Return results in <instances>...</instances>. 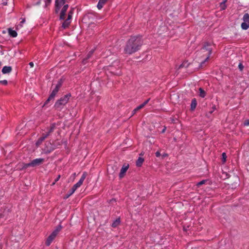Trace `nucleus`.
<instances>
[{
    "mask_svg": "<svg viewBox=\"0 0 249 249\" xmlns=\"http://www.w3.org/2000/svg\"><path fill=\"white\" fill-rule=\"evenodd\" d=\"M111 168H112V170H113V171H115L117 169V167L116 166H114V167L111 166Z\"/></svg>",
    "mask_w": 249,
    "mask_h": 249,
    "instance_id": "a19ab883",
    "label": "nucleus"
},
{
    "mask_svg": "<svg viewBox=\"0 0 249 249\" xmlns=\"http://www.w3.org/2000/svg\"><path fill=\"white\" fill-rule=\"evenodd\" d=\"M215 109V107L214 108V109ZM213 110H211V111H210V113H212L213 112Z\"/></svg>",
    "mask_w": 249,
    "mask_h": 249,
    "instance_id": "49530a36",
    "label": "nucleus"
},
{
    "mask_svg": "<svg viewBox=\"0 0 249 249\" xmlns=\"http://www.w3.org/2000/svg\"><path fill=\"white\" fill-rule=\"evenodd\" d=\"M94 50L93 49L89 52L87 55V57L83 60L82 63L85 65L87 63V60L89 59L93 54Z\"/></svg>",
    "mask_w": 249,
    "mask_h": 249,
    "instance_id": "4468645a",
    "label": "nucleus"
},
{
    "mask_svg": "<svg viewBox=\"0 0 249 249\" xmlns=\"http://www.w3.org/2000/svg\"><path fill=\"white\" fill-rule=\"evenodd\" d=\"M7 0L4 1L3 0H2V4L3 5H6L7 3V1H6Z\"/></svg>",
    "mask_w": 249,
    "mask_h": 249,
    "instance_id": "58836bf2",
    "label": "nucleus"
},
{
    "mask_svg": "<svg viewBox=\"0 0 249 249\" xmlns=\"http://www.w3.org/2000/svg\"><path fill=\"white\" fill-rule=\"evenodd\" d=\"M206 181H207V180H205V179L202 180L198 182V183H197L196 185L197 187H199L200 186L205 184Z\"/></svg>",
    "mask_w": 249,
    "mask_h": 249,
    "instance_id": "5701e85b",
    "label": "nucleus"
},
{
    "mask_svg": "<svg viewBox=\"0 0 249 249\" xmlns=\"http://www.w3.org/2000/svg\"><path fill=\"white\" fill-rule=\"evenodd\" d=\"M44 161V159L38 158L32 160L30 162L24 164L23 168H27L29 167H35L42 164Z\"/></svg>",
    "mask_w": 249,
    "mask_h": 249,
    "instance_id": "6e6552de",
    "label": "nucleus"
},
{
    "mask_svg": "<svg viewBox=\"0 0 249 249\" xmlns=\"http://www.w3.org/2000/svg\"><path fill=\"white\" fill-rule=\"evenodd\" d=\"M54 98H50V96L48 97V98L47 99V100L46 101V102H45V104H44V105H47L50 100H53Z\"/></svg>",
    "mask_w": 249,
    "mask_h": 249,
    "instance_id": "2f4dec72",
    "label": "nucleus"
},
{
    "mask_svg": "<svg viewBox=\"0 0 249 249\" xmlns=\"http://www.w3.org/2000/svg\"><path fill=\"white\" fill-rule=\"evenodd\" d=\"M197 106V101L196 98H193L192 100L191 103V107L190 109L192 111H194L195 108H196V107Z\"/></svg>",
    "mask_w": 249,
    "mask_h": 249,
    "instance_id": "2eb2a0df",
    "label": "nucleus"
},
{
    "mask_svg": "<svg viewBox=\"0 0 249 249\" xmlns=\"http://www.w3.org/2000/svg\"><path fill=\"white\" fill-rule=\"evenodd\" d=\"M56 182H55V180L52 183V184H51L52 186H53L54 185L55 183H56Z\"/></svg>",
    "mask_w": 249,
    "mask_h": 249,
    "instance_id": "c03bdc74",
    "label": "nucleus"
},
{
    "mask_svg": "<svg viewBox=\"0 0 249 249\" xmlns=\"http://www.w3.org/2000/svg\"><path fill=\"white\" fill-rule=\"evenodd\" d=\"M186 63H187V62H185H185H184V63H183L182 64H181V65H180L179 68H182V67H184V66H185V64H186Z\"/></svg>",
    "mask_w": 249,
    "mask_h": 249,
    "instance_id": "ea45409f",
    "label": "nucleus"
},
{
    "mask_svg": "<svg viewBox=\"0 0 249 249\" xmlns=\"http://www.w3.org/2000/svg\"><path fill=\"white\" fill-rule=\"evenodd\" d=\"M29 66H30L31 68H32L34 67V63L33 62H31L29 63Z\"/></svg>",
    "mask_w": 249,
    "mask_h": 249,
    "instance_id": "4c0bfd02",
    "label": "nucleus"
},
{
    "mask_svg": "<svg viewBox=\"0 0 249 249\" xmlns=\"http://www.w3.org/2000/svg\"><path fill=\"white\" fill-rule=\"evenodd\" d=\"M55 128V124L53 123L51 124L49 127L46 128L47 132L46 133H43L41 136L36 141V146H39L44 140L47 138L52 132H53Z\"/></svg>",
    "mask_w": 249,
    "mask_h": 249,
    "instance_id": "39448f33",
    "label": "nucleus"
},
{
    "mask_svg": "<svg viewBox=\"0 0 249 249\" xmlns=\"http://www.w3.org/2000/svg\"><path fill=\"white\" fill-rule=\"evenodd\" d=\"M12 71V67L5 66L3 67L1 71L3 74H8L10 73Z\"/></svg>",
    "mask_w": 249,
    "mask_h": 249,
    "instance_id": "f8f14e48",
    "label": "nucleus"
},
{
    "mask_svg": "<svg viewBox=\"0 0 249 249\" xmlns=\"http://www.w3.org/2000/svg\"><path fill=\"white\" fill-rule=\"evenodd\" d=\"M155 155L157 157H159L160 156V153L159 151H157L155 153Z\"/></svg>",
    "mask_w": 249,
    "mask_h": 249,
    "instance_id": "c9c22d12",
    "label": "nucleus"
},
{
    "mask_svg": "<svg viewBox=\"0 0 249 249\" xmlns=\"http://www.w3.org/2000/svg\"><path fill=\"white\" fill-rule=\"evenodd\" d=\"M107 0H99L97 5L98 9L101 10L107 2Z\"/></svg>",
    "mask_w": 249,
    "mask_h": 249,
    "instance_id": "dca6fc26",
    "label": "nucleus"
},
{
    "mask_svg": "<svg viewBox=\"0 0 249 249\" xmlns=\"http://www.w3.org/2000/svg\"><path fill=\"white\" fill-rule=\"evenodd\" d=\"M71 97V93H68L58 100L54 104L55 109L57 110H61L68 102Z\"/></svg>",
    "mask_w": 249,
    "mask_h": 249,
    "instance_id": "20e7f679",
    "label": "nucleus"
},
{
    "mask_svg": "<svg viewBox=\"0 0 249 249\" xmlns=\"http://www.w3.org/2000/svg\"><path fill=\"white\" fill-rule=\"evenodd\" d=\"M21 20L20 22L19 25L22 27V24H24L25 22V19L24 18H21Z\"/></svg>",
    "mask_w": 249,
    "mask_h": 249,
    "instance_id": "c756f323",
    "label": "nucleus"
},
{
    "mask_svg": "<svg viewBox=\"0 0 249 249\" xmlns=\"http://www.w3.org/2000/svg\"><path fill=\"white\" fill-rule=\"evenodd\" d=\"M110 71H112V67H111V68H110Z\"/></svg>",
    "mask_w": 249,
    "mask_h": 249,
    "instance_id": "de8ad7c7",
    "label": "nucleus"
},
{
    "mask_svg": "<svg viewBox=\"0 0 249 249\" xmlns=\"http://www.w3.org/2000/svg\"><path fill=\"white\" fill-rule=\"evenodd\" d=\"M87 175V173L86 172H84L80 180L78 181V182H77L76 184H75L71 188V189L70 190V192L71 193V194H73L75 191L77 190V189L79 187H80L82 184H83L84 180L85 179Z\"/></svg>",
    "mask_w": 249,
    "mask_h": 249,
    "instance_id": "0eeeda50",
    "label": "nucleus"
},
{
    "mask_svg": "<svg viewBox=\"0 0 249 249\" xmlns=\"http://www.w3.org/2000/svg\"><path fill=\"white\" fill-rule=\"evenodd\" d=\"M120 218H118L113 221V222L111 224V227L113 228H116L120 225Z\"/></svg>",
    "mask_w": 249,
    "mask_h": 249,
    "instance_id": "6ab92c4d",
    "label": "nucleus"
},
{
    "mask_svg": "<svg viewBox=\"0 0 249 249\" xmlns=\"http://www.w3.org/2000/svg\"><path fill=\"white\" fill-rule=\"evenodd\" d=\"M60 178H61V175H58L57 178L54 180L55 182H57L59 180Z\"/></svg>",
    "mask_w": 249,
    "mask_h": 249,
    "instance_id": "f704fd0d",
    "label": "nucleus"
},
{
    "mask_svg": "<svg viewBox=\"0 0 249 249\" xmlns=\"http://www.w3.org/2000/svg\"><path fill=\"white\" fill-rule=\"evenodd\" d=\"M65 3V0H55V12L58 13L62 5H64L62 7L60 13V19L64 20L66 17V12L69 8L68 4L64 5Z\"/></svg>",
    "mask_w": 249,
    "mask_h": 249,
    "instance_id": "f03ea898",
    "label": "nucleus"
},
{
    "mask_svg": "<svg viewBox=\"0 0 249 249\" xmlns=\"http://www.w3.org/2000/svg\"><path fill=\"white\" fill-rule=\"evenodd\" d=\"M128 168H129L128 164H127V165L124 164L122 168L121 169L120 173L119 174V178H122L124 177V176L125 173L126 172L127 170H128Z\"/></svg>",
    "mask_w": 249,
    "mask_h": 249,
    "instance_id": "9b49d317",
    "label": "nucleus"
},
{
    "mask_svg": "<svg viewBox=\"0 0 249 249\" xmlns=\"http://www.w3.org/2000/svg\"><path fill=\"white\" fill-rule=\"evenodd\" d=\"M45 4L46 5H48V4H49L51 3V2H52V0H45Z\"/></svg>",
    "mask_w": 249,
    "mask_h": 249,
    "instance_id": "473e14b6",
    "label": "nucleus"
},
{
    "mask_svg": "<svg viewBox=\"0 0 249 249\" xmlns=\"http://www.w3.org/2000/svg\"><path fill=\"white\" fill-rule=\"evenodd\" d=\"M54 149V148H51L50 149L47 148L45 149V153L46 154H48L52 152Z\"/></svg>",
    "mask_w": 249,
    "mask_h": 249,
    "instance_id": "b1692460",
    "label": "nucleus"
},
{
    "mask_svg": "<svg viewBox=\"0 0 249 249\" xmlns=\"http://www.w3.org/2000/svg\"><path fill=\"white\" fill-rule=\"evenodd\" d=\"M222 160L223 162H225L226 160L227 156L225 153H223L222 154Z\"/></svg>",
    "mask_w": 249,
    "mask_h": 249,
    "instance_id": "393cba45",
    "label": "nucleus"
},
{
    "mask_svg": "<svg viewBox=\"0 0 249 249\" xmlns=\"http://www.w3.org/2000/svg\"><path fill=\"white\" fill-rule=\"evenodd\" d=\"M199 96L202 98H204L206 94L205 90H203L202 88H200L199 89Z\"/></svg>",
    "mask_w": 249,
    "mask_h": 249,
    "instance_id": "412c9836",
    "label": "nucleus"
},
{
    "mask_svg": "<svg viewBox=\"0 0 249 249\" xmlns=\"http://www.w3.org/2000/svg\"><path fill=\"white\" fill-rule=\"evenodd\" d=\"M244 67L243 65L241 63H240L239 64L238 68L241 71H242L243 70Z\"/></svg>",
    "mask_w": 249,
    "mask_h": 249,
    "instance_id": "bb28decb",
    "label": "nucleus"
},
{
    "mask_svg": "<svg viewBox=\"0 0 249 249\" xmlns=\"http://www.w3.org/2000/svg\"><path fill=\"white\" fill-rule=\"evenodd\" d=\"M144 161V159L142 158L139 157L138 159L136 161V166L137 167H141Z\"/></svg>",
    "mask_w": 249,
    "mask_h": 249,
    "instance_id": "aec40b11",
    "label": "nucleus"
},
{
    "mask_svg": "<svg viewBox=\"0 0 249 249\" xmlns=\"http://www.w3.org/2000/svg\"><path fill=\"white\" fill-rule=\"evenodd\" d=\"M0 84L6 86L7 85L8 82L6 80H0Z\"/></svg>",
    "mask_w": 249,
    "mask_h": 249,
    "instance_id": "a878e982",
    "label": "nucleus"
},
{
    "mask_svg": "<svg viewBox=\"0 0 249 249\" xmlns=\"http://www.w3.org/2000/svg\"><path fill=\"white\" fill-rule=\"evenodd\" d=\"M62 229V227L61 225H59L56 227L55 229L48 237L46 240L45 244L47 246H49L51 245Z\"/></svg>",
    "mask_w": 249,
    "mask_h": 249,
    "instance_id": "423d86ee",
    "label": "nucleus"
},
{
    "mask_svg": "<svg viewBox=\"0 0 249 249\" xmlns=\"http://www.w3.org/2000/svg\"><path fill=\"white\" fill-rule=\"evenodd\" d=\"M111 72L113 73V71H111ZM114 74L118 75H120V74H121V72H120V71L119 72H114Z\"/></svg>",
    "mask_w": 249,
    "mask_h": 249,
    "instance_id": "79ce46f5",
    "label": "nucleus"
},
{
    "mask_svg": "<svg viewBox=\"0 0 249 249\" xmlns=\"http://www.w3.org/2000/svg\"><path fill=\"white\" fill-rule=\"evenodd\" d=\"M138 110L139 109H137V107L135 108L132 111V115L135 114Z\"/></svg>",
    "mask_w": 249,
    "mask_h": 249,
    "instance_id": "72a5a7b5",
    "label": "nucleus"
},
{
    "mask_svg": "<svg viewBox=\"0 0 249 249\" xmlns=\"http://www.w3.org/2000/svg\"><path fill=\"white\" fill-rule=\"evenodd\" d=\"M144 106H145V105L142 103L137 107V109L140 110V109L142 108Z\"/></svg>",
    "mask_w": 249,
    "mask_h": 249,
    "instance_id": "7c9ffc66",
    "label": "nucleus"
},
{
    "mask_svg": "<svg viewBox=\"0 0 249 249\" xmlns=\"http://www.w3.org/2000/svg\"><path fill=\"white\" fill-rule=\"evenodd\" d=\"M165 129H166V128L165 127V128L162 130V133L164 132V131H165Z\"/></svg>",
    "mask_w": 249,
    "mask_h": 249,
    "instance_id": "a18cd8bd",
    "label": "nucleus"
},
{
    "mask_svg": "<svg viewBox=\"0 0 249 249\" xmlns=\"http://www.w3.org/2000/svg\"><path fill=\"white\" fill-rule=\"evenodd\" d=\"M211 46V43L208 42H206L204 43V44L203 47L201 49V51L202 52L207 53L205 54L206 58L204 60H203L199 64V68H201L203 67L204 64L207 61L210 57L212 53V49L210 47Z\"/></svg>",
    "mask_w": 249,
    "mask_h": 249,
    "instance_id": "7ed1b4c3",
    "label": "nucleus"
},
{
    "mask_svg": "<svg viewBox=\"0 0 249 249\" xmlns=\"http://www.w3.org/2000/svg\"><path fill=\"white\" fill-rule=\"evenodd\" d=\"M244 126H248L249 125V120L247 119L244 122Z\"/></svg>",
    "mask_w": 249,
    "mask_h": 249,
    "instance_id": "c85d7f7f",
    "label": "nucleus"
},
{
    "mask_svg": "<svg viewBox=\"0 0 249 249\" xmlns=\"http://www.w3.org/2000/svg\"><path fill=\"white\" fill-rule=\"evenodd\" d=\"M73 10H74L73 8H71L70 11H69L68 18H69V19H71L72 16L73 14Z\"/></svg>",
    "mask_w": 249,
    "mask_h": 249,
    "instance_id": "4be33fe9",
    "label": "nucleus"
},
{
    "mask_svg": "<svg viewBox=\"0 0 249 249\" xmlns=\"http://www.w3.org/2000/svg\"><path fill=\"white\" fill-rule=\"evenodd\" d=\"M71 23V19H69V18H67L65 20L63 21L62 25V28L64 29H65L69 27L70 24Z\"/></svg>",
    "mask_w": 249,
    "mask_h": 249,
    "instance_id": "ddd939ff",
    "label": "nucleus"
},
{
    "mask_svg": "<svg viewBox=\"0 0 249 249\" xmlns=\"http://www.w3.org/2000/svg\"><path fill=\"white\" fill-rule=\"evenodd\" d=\"M72 194H71V193L69 191V193L65 195V196L64 197V199H67L69 198L71 196Z\"/></svg>",
    "mask_w": 249,
    "mask_h": 249,
    "instance_id": "cd10ccee",
    "label": "nucleus"
},
{
    "mask_svg": "<svg viewBox=\"0 0 249 249\" xmlns=\"http://www.w3.org/2000/svg\"><path fill=\"white\" fill-rule=\"evenodd\" d=\"M243 22L241 23V27L243 30H246L249 28V14L246 13L242 18Z\"/></svg>",
    "mask_w": 249,
    "mask_h": 249,
    "instance_id": "1a4fd4ad",
    "label": "nucleus"
},
{
    "mask_svg": "<svg viewBox=\"0 0 249 249\" xmlns=\"http://www.w3.org/2000/svg\"><path fill=\"white\" fill-rule=\"evenodd\" d=\"M228 0H223L219 4V7L221 10H224L226 9L227 5L226 3L227 2Z\"/></svg>",
    "mask_w": 249,
    "mask_h": 249,
    "instance_id": "f3484780",
    "label": "nucleus"
},
{
    "mask_svg": "<svg viewBox=\"0 0 249 249\" xmlns=\"http://www.w3.org/2000/svg\"><path fill=\"white\" fill-rule=\"evenodd\" d=\"M107 172H108V173H111V171L110 170V169H109V167L107 168ZM113 172L112 173V174H113Z\"/></svg>",
    "mask_w": 249,
    "mask_h": 249,
    "instance_id": "37998d69",
    "label": "nucleus"
},
{
    "mask_svg": "<svg viewBox=\"0 0 249 249\" xmlns=\"http://www.w3.org/2000/svg\"><path fill=\"white\" fill-rule=\"evenodd\" d=\"M8 31L9 35L11 37H16L18 35V34L16 31L13 30L10 28L8 29Z\"/></svg>",
    "mask_w": 249,
    "mask_h": 249,
    "instance_id": "a211bd4d",
    "label": "nucleus"
},
{
    "mask_svg": "<svg viewBox=\"0 0 249 249\" xmlns=\"http://www.w3.org/2000/svg\"><path fill=\"white\" fill-rule=\"evenodd\" d=\"M150 99L149 98L148 99H147L146 101H145L143 104L145 106L147 104V103L149 102V101H150Z\"/></svg>",
    "mask_w": 249,
    "mask_h": 249,
    "instance_id": "e433bc0d",
    "label": "nucleus"
},
{
    "mask_svg": "<svg viewBox=\"0 0 249 249\" xmlns=\"http://www.w3.org/2000/svg\"><path fill=\"white\" fill-rule=\"evenodd\" d=\"M62 80L60 79L57 84L56 85L54 89L52 91L51 94L50 95V98H54L57 93L59 91L60 88L61 87L62 85Z\"/></svg>",
    "mask_w": 249,
    "mask_h": 249,
    "instance_id": "9d476101",
    "label": "nucleus"
},
{
    "mask_svg": "<svg viewBox=\"0 0 249 249\" xmlns=\"http://www.w3.org/2000/svg\"><path fill=\"white\" fill-rule=\"evenodd\" d=\"M143 44L140 36H131L127 41L124 52L125 53L131 54L139 50Z\"/></svg>",
    "mask_w": 249,
    "mask_h": 249,
    "instance_id": "f257e3e1",
    "label": "nucleus"
}]
</instances>
